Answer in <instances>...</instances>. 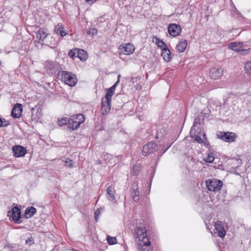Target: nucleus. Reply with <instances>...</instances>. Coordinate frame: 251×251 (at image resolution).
<instances>
[{
	"label": "nucleus",
	"mask_w": 251,
	"mask_h": 251,
	"mask_svg": "<svg viewBox=\"0 0 251 251\" xmlns=\"http://www.w3.org/2000/svg\"><path fill=\"white\" fill-rule=\"evenodd\" d=\"M58 75L62 81L70 86H75L77 82L76 75L72 72L65 71H59Z\"/></svg>",
	"instance_id": "1"
},
{
	"label": "nucleus",
	"mask_w": 251,
	"mask_h": 251,
	"mask_svg": "<svg viewBox=\"0 0 251 251\" xmlns=\"http://www.w3.org/2000/svg\"><path fill=\"white\" fill-rule=\"evenodd\" d=\"M44 68L47 74L52 75L59 69L60 65L56 61L47 60L44 63Z\"/></svg>",
	"instance_id": "2"
},
{
	"label": "nucleus",
	"mask_w": 251,
	"mask_h": 251,
	"mask_svg": "<svg viewBox=\"0 0 251 251\" xmlns=\"http://www.w3.org/2000/svg\"><path fill=\"white\" fill-rule=\"evenodd\" d=\"M206 185L207 189L210 191H219L222 187L223 182L215 179H208L206 181Z\"/></svg>",
	"instance_id": "3"
},
{
	"label": "nucleus",
	"mask_w": 251,
	"mask_h": 251,
	"mask_svg": "<svg viewBox=\"0 0 251 251\" xmlns=\"http://www.w3.org/2000/svg\"><path fill=\"white\" fill-rule=\"evenodd\" d=\"M217 136L219 139L226 142H233L237 138V135L231 132H219Z\"/></svg>",
	"instance_id": "4"
},
{
	"label": "nucleus",
	"mask_w": 251,
	"mask_h": 251,
	"mask_svg": "<svg viewBox=\"0 0 251 251\" xmlns=\"http://www.w3.org/2000/svg\"><path fill=\"white\" fill-rule=\"evenodd\" d=\"M136 235V239L139 241L150 240L148 237L146 228L143 226H137L135 231Z\"/></svg>",
	"instance_id": "5"
},
{
	"label": "nucleus",
	"mask_w": 251,
	"mask_h": 251,
	"mask_svg": "<svg viewBox=\"0 0 251 251\" xmlns=\"http://www.w3.org/2000/svg\"><path fill=\"white\" fill-rule=\"evenodd\" d=\"M157 147L156 143L151 142L145 145L143 148L142 153L143 155L147 156L148 155L154 152Z\"/></svg>",
	"instance_id": "6"
},
{
	"label": "nucleus",
	"mask_w": 251,
	"mask_h": 251,
	"mask_svg": "<svg viewBox=\"0 0 251 251\" xmlns=\"http://www.w3.org/2000/svg\"><path fill=\"white\" fill-rule=\"evenodd\" d=\"M168 31L170 35L176 37L179 35L181 31L180 25L176 24H171L168 25Z\"/></svg>",
	"instance_id": "7"
},
{
	"label": "nucleus",
	"mask_w": 251,
	"mask_h": 251,
	"mask_svg": "<svg viewBox=\"0 0 251 251\" xmlns=\"http://www.w3.org/2000/svg\"><path fill=\"white\" fill-rule=\"evenodd\" d=\"M223 70L220 67H213L210 70L209 76L214 80L218 79L223 75Z\"/></svg>",
	"instance_id": "8"
},
{
	"label": "nucleus",
	"mask_w": 251,
	"mask_h": 251,
	"mask_svg": "<svg viewBox=\"0 0 251 251\" xmlns=\"http://www.w3.org/2000/svg\"><path fill=\"white\" fill-rule=\"evenodd\" d=\"M119 50L121 53L125 55H129L134 51V47L130 43L124 44L119 47Z\"/></svg>",
	"instance_id": "9"
},
{
	"label": "nucleus",
	"mask_w": 251,
	"mask_h": 251,
	"mask_svg": "<svg viewBox=\"0 0 251 251\" xmlns=\"http://www.w3.org/2000/svg\"><path fill=\"white\" fill-rule=\"evenodd\" d=\"M229 48L237 52H240L241 54L244 55L248 52V50H244L243 49V45L240 42H232L229 44Z\"/></svg>",
	"instance_id": "10"
},
{
	"label": "nucleus",
	"mask_w": 251,
	"mask_h": 251,
	"mask_svg": "<svg viewBox=\"0 0 251 251\" xmlns=\"http://www.w3.org/2000/svg\"><path fill=\"white\" fill-rule=\"evenodd\" d=\"M23 111V106L21 104L16 103L14 107L13 108L11 116L14 119L19 118L22 113Z\"/></svg>",
	"instance_id": "11"
},
{
	"label": "nucleus",
	"mask_w": 251,
	"mask_h": 251,
	"mask_svg": "<svg viewBox=\"0 0 251 251\" xmlns=\"http://www.w3.org/2000/svg\"><path fill=\"white\" fill-rule=\"evenodd\" d=\"M12 151L14 155L16 157L23 156L27 152L26 149L21 146H13Z\"/></svg>",
	"instance_id": "12"
},
{
	"label": "nucleus",
	"mask_w": 251,
	"mask_h": 251,
	"mask_svg": "<svg viewBox=\"0 0 251 251\" xmlns=\"http://www.w3.org/2000/svg\"><path fill=\"white\" fill-rule=\"evenodd\" d=\"M214 226L215 229L218 233V235L221 238L224 237L226 234V232L225 230L223 223L220 221H218L215 222Z\"/></svg>",
	"instance_id": "13"
},
{
	"label": "nucleus",
	"mask_w": 251,
	"mask_h": 251,
	"mask_svg": "<svg viewBox=\"0 0 251 251\" xmlns=\"http://www.w3.org/2000/svg\"><path fill=\"white\" fill-rule=\"evenodd\" d=\"M132 190L131 191V195L133 201L138 202L141 198V194L139 191L138 184L134 183L132 185Z\"/></svg>",
	"instance_id": "14"
},
{
	"label": "nucleus",
	"mask_w": 251,
	"mask_h": 251,
	"mask_svg": "<svg viewBox=\"0 0 251 251\" xmlns=\"http://www.w3.org/2000/svg\"><path fill=\"white\" fill-rule=\"evenodd\" d=\"M150 240L139 241L137 248L139 251H150Z\"/></svg>",
	"instance_id": "15"
},
{
	"label": "nucleus",
	"mask_w": 251,
	"mask_h": 251,
	"mask_svg": "<svg viewBox=\"0 0 251 251\" xmlns=\"http://www.w3.org/2000/svg\"><path fill=\"white\" fill-rule=\"evenodd\" d=\"M21 210L17 206H14L12 208V218L13 221L16 223H19L18 221L21 218Z\"/></svg>",
	"instance_id": "16"
},
{
	"label": "nucleus",
	"mask_w": 251,
	"mask_h": 251,
	"mask_svg": "<svg viewBox=\"0 0 251 251\" xmlns=\"http://www.w3.org/2000/svg\"><path fill=\"white\" fill-rule=\"evenodd\" d=\"M107 192V198L108 200L111 201L116 202V197L115 196V191L114 190V188L112 185H110L108 187L106 190Z\"/></svg>",
	"instance_id": "17"
},
{
	"label": "nucleus",
	"mask_w": 251,
	"mask_h": 251,
	"mask_svg": "<svg viewBox=\"0 0 251 251\" xmlns=\"http://www.w3.org/2000/svg\"><path fill=\"white\" fill-rule=\"evenodd\" d=\"M48 31L46 28H39L36 32V37L40 41H43L48 35Z\"/></svg>",
	"instance_id": "18"
},
{
	"label": "nucleus",
	"mask_w": 251,
	"mask_h": 251,
	"mask_svg": "<svg viewBox=\"0 0 251 251\" xmlns=\"http://www.w3.org/2000/svg\"><path fill=\"white\" fill-rule=\"evenodd\" d=\"M187 46V41L185 39L179 40V43L176 45V49L179 52H183L185 50Z\"/></svg>",
	"instance_id": "19"
},
{
	"label": "nucleus",
	"mask_w": 251,
	"mask_h": 251,
	"mask_svg": "<svg viewBox=\"0 0 251 251\" xmlns=\"http://www.w3.org/2000/svg\"><path fill=\"white\" fill-rule=\"evenodd\" d=\"M79 123H77V121L75 120L74 118L69 119L68 128L71 130H74L77 129L79 127Z\"/></svg>",
	"instance_id": "20"
},
{
	"label": "nucleus",
	"mask_w": 251,
	"mask_h": 251,
	"mask_svg": "<svg viewBox=\"0 0 251 251\" xmlns=\"http://www.w3.org/2000/svg\"><path fill=\"white\" fill-rule=\"evenodd\" d=\"M64 27L62 25L58 24L55 26L54 29V31L56 34L60 35L61 37H64L67 34L66 32L64 31Z\"/></svg>",
	"instance_id": "21"
},
{
	"label": "nucleus",
	"mask_w": 251,
	"mask_h": 251,
	"mask_svg": "<svg viewBox=\"0 0 251 251\" xmlns=\"http://www.w3.org/2000/svg\"><path fill=\"white\" fill-rule=\"evenodd\" d=\"M161 55L166 62H169L171 59V51L168 48L162 50Z\"/></svg>",
	"instance_id": "22"
},
{
	"label": "nucleus",
	"mask_w": 251,
	"mask_h": 251,
	"mask_svg": "<svg viewBox=\"0 0 251 251\" xmlns=\"http://www.w3.org/2000/svg\"><path fill=\"white\" fill-rule=\"evenodd\" d=\"M36 209L32 206L28 207L25 211V216L26 218H29L33 216L36 212Z\"/></svg>",
	"instance_id": "23"
},
{
	"label": "nucleus",
	"mask_w": 251,
	"mask_h": 251,
	"mask_svg": "<svg viewBox=\"0 0 251 251\" xmlns=\"http://www.w3.org/2000/svg\"><path fill=\"white\" fill-rule=\"evenodd\" d=\"M77 57L82 61H85L88 57L87 52L82 49H78L77 50Z\"/></svg>",
	"instance_id": "24"
},
{
	"label": "nucleus",
	"mask_w": 251,
	"mask_h": 251,
	"mask_svg": "<svg viewBox=\"0 0 251 251\" xmlns=\"http://www.w3.org/2000/svg\"><path fill=\"white\" fill-rule=\"evenodd\" d=\"M206 157L203 158V161L206 162L211 163L213 162L215 158L213 153L210 151H208L206 153Z\"/></svg>",
	"instance_id": "25"
},
{
	"label": "nucleus",
	"mask_w": 251,
	"mask_h": 251,
	"mask_svg": "<svg viewBox=\"0 0 251 251\" xmlns=\"http://www.w3.org/2000/svg\"><path fill=\"white\" fill-rule=\"evenodd\" d=\"M141 170V166L138 165H135L132 167V170L131 171V174L133 176H137Z\"/></svg>",
	"instance_id": "26"
},
{
	"label": "nucleus",
	"mask_w": 251,
	"mask_h": 251,
	"mask_svg": "<svg viewBox=\"0 0 251 251\" xmlns=\"http://www.w3.org/2000/svg\"><path fill=\"white\" fill-rule=\"evenodd\" d=\"M111 105H101V113L102 115H104L108 113L110 110Z\"/></svg>",
	"instance_id": "27"
},
{
	"label": "nucleus",
	"mask_w": 251,
	"mask_h": 251,
	"mask_svg": "<svg viewBox=\"0 0 251 251\" xmlns=\"http://www.w3.org/2000/svg\"><path fill=\"white\" fill-rule=\"evenodd\" d=\"M74 119L77 121V123H79V126L81 124L83 123L84 122L85 118L84 116L82 114H78L74 116Z\"/></svg>",
	"instance_id": "28"
},
{
	"label": "nucleus",
	"mask_w": 251,
	"mask_h": 251,
	"mask_svg": "<svg viewBox=\"0 0 251 251\" xmlns=\"http://www.w3.org/2000/svg\"><path fill=\"white\" fill-rule=\"evenodd\" d=\"M203 120L201 116L200 115H198L194 120L193 123V127L196 126L198 125H201V122Z\"/></svg>",
	"instance_id": "29"
},
{
	"label": "nucleus",
	"mask_w": 251,
	"mask_h": 251,
	"mask_svg": "<svg viewBox=\"0 0 251 251\" xmlns=\"http://www.w3.org/2000/svg\"><path fill=\"white\" fill-rule=\"evenodd\" d=\"M244 71L248 74H251V61H248L245 63Z\"/></svg>",
	"instance_id": "30"
},
{
	"label": "nucleus",
	"mask_w": 251,
	"mask_h": 251,
	"mask_svg": "<svg viewBox=\"0 0 251 251\" xmlns=\"http://www.w3.org/2000/svg\"><path fill=\"white\" fill-rule=\"evenodd\" d=\"M156 43L158 47H160L162 50H164L165 49H167V46L165 44V43L162 40H160V39L158 38H156Z\"/></svg>",
	"instance_id": "31"
},
{
	"label": "nucleus",
	"mask_w": 251,
	"mask_h": 251,
	"mask_svg": "<svg viewBox=\"0 0 251 251\" xmlns=\"http://www.w3.org/2000/svg\"><path fill=\"white\" fill-rule=\"evenodd\" d=\"M69 119L68 118H63L58 120V124L59 126H62L65 125H68Z\"/></svg>",
	"instance_id": "32"
},
{
	"label": "nucleus",
	"mask_w": 251,
	"mask_h": 251,
	"mask_svg": "<svg viewBox=\"0 0 251 251\" xmlns=\"http://www.w3.org/2000/svg\"><path fill=\"white\" fill-rule=\"evenodd\" d=\"M106 240L109 245H112L117 243L116 238L115 237H111L109 235H107Z\"/></svg>",
	"instance_id": "33"
},
{
	"label": "nucleus",
	"mask_w": 251,
	"mask_h": 251,
	"mask_svg": "<svg viewBox=\"0 0 251 251\" xmlns=\"http://www.w3.org/2000/svg\"><path fill=\"white\" fill-rule=\"evenodd\" d=\"M78 50V49H75L71 50L69 52V56L72 59H74L75 58L77 57Z\"/></svg>",
	"instance_id": "34"
},
{
	"label": "nucleus",
	"mask_w": 251,
	"mask_h": 251,
	"mask_svg": "<svg viewBox=\"0 0 251 251\" xmlns=\"http://www.w3.org/2000/svg\"><path fill=\"white\" fill-rule=\"evenodd\" d=\"M65 163V164L64 165V166H66L67 167L73 168L74 166V162L72 160L69 158H66Z\"/></svg>",
	"instance_id": "35"
},
{
	"label": "nucleus",
	"mask_w": 251,
	"mask_h": 251,
	"mask_svg": "<svg viewBox=\"0 0 251 251\" xmlns=\"http://www.w3.org/2000/svg\"><path fill=\"white\" fill-rule=\"evenodd\" d=\"M97 33V29L94 28H90L89 29H87V30L86 31V34L88 35H91L92 36L96 35Z\"/></svg>",
	"instance_id": "36"
},
{
	"label": "nucleus",
	"mask_w": 251,
	"mask_h": 251,
	"mask_svg": "<svg viewBox=\"0 0 251 251\" xmlns=\"http://www.w3.org/2000/svg\"><path fill=\"white\" fill-rule=\"evenodd\" d=\"M115 93L112 92V91L107 89L106 90V94L105 96V99L106 100H111L112 97L114 95Z\"/></svg>",
	"instance_id": "37"
},
{
	"label": "nucleus",
	"mask_w": 251,
	"mask_h": 251,
	"mask_svg": "<svg viewBox=\"0 0 251 251\" xmlns=\"http://www.w3.org/2000/svg\"><path fill=\"white\" fill-rule=\"evenodd\" d=\"M104 207L98 208L96 210L95 212V219L96 222L98 221L99 219V216L100 214L101 211L104 210Z\"/></svg>",
	"instance_id": "38"
},
{
	"label": "nucleus",
	"mask_w": 251,
	"mask_h": 251,
	"mask_svg": "<svg viewBox=\"0 0 251 251\" xmlns=\"http://www.w3.org/2000/svg\"><path fill=\"white\" fill-rule=\"evenodd\" d=\"M165 132L164 129H160L157 131L156 138L157 139H162L163 137V132Z\"/></svg>",
	"instance_id": "39"
},
{
	"label": "nucleus",
	"mask_w": 251,
	"mask_h": 251,
	"mask_svg": "<svg viewBox=\"0 0 251 251\" xmlns=\"http://www.w3.org/2000/svg\"><path fill=\"white\" fill-rule=\"evenodd\" d=\"M111 100H110L105 99V98H103L101 100V105H111Z\"/></svg>",
	"instance_id": "40"
},
{
	"label": "nucleus",
	"mask_w": 251,
	"mask_h": 251,
	"mask_svg": "<svg viewBox=\"0 0 251 251\" xmlns=\"http://www.w3.org/2000/svg\"><path fill=\"white\" fill-rule=\"evenodd\" d=\"M9 125V122L6 121H2V120L0 118V127H5L8 126Z\"/></svg>",
	"instance_id": "41"
},
{
	"label": "nucleus",
	"mask_w": 251,
	"mask_h": 251,
	"mask_svg": "<svg viewBox=\"0 0 251 251\" xmlns=\"http://www.w3.org/2000/svg\"><path fill=\"white\" fill-rule=\"evenodd\" d=\"M194 137L195 141L199 143H202V140H201V138L199 135H195L194 136Z\"/></svg>",
	"instance_id": "42"
},
{
	"label": "nucleus",
	"mask_w": 251,
	"mask_h": 251,
	"mask_svg": "<svg viewBox=\"0 0 251 251\" xmlns=\"http://www.w3.org/2000/svg\"><path fill=\"white\" fill-rule=\"evenodd\" d=\"M109 90L112 91V92H113L114 93H115V89H116V86H115V85H113L112 87H111L110 88H108Z\"/></svg>",
	"instance_id": "43"
},
{
	"label": "nucleus",
	"mask_w": 251,
	"mask_h": 251,
	"mask_svg": "<svg viewBox=\"0 0 251 251\" xmlns=\"http://www.w3.org/2000/svg\"><path fill=\"white\" fill-rule=\"evenodd\" d=\"M32 239V237L30 238H27L26 240H25V243L27 244L29 242L31 241V239Z\"/></svg>",
	"instance_id": "44"
},
{
	"label": "nucleus",
	"mask_w": 251,
	"mask_h": 251,
	"mask_svg": "<svg viewBox=\"0 0 251 251\" xmlns=\"http://www.w3.org/2000/svg\"><path fill=\"white\" fill-rule=\"evenodd\" d=\"M87 2H89V3H92L96 1L97 0H85Z\"/></svg>",
	"instance_id": "45"
},
{
	"label": "nucleus",
	"mask_w": 251,
	"mask_h": 251,
	"mask_svg": "<svg viewBox=\"0 0 251 251\" xmlns=\"http://www.w3.org/2000/svg\"><path fill=\"white\" fill-rule=\"evenodd\" d=\"M207 142L208 141L206 138L204 139L202 141V143H203L205 145H206Z\"/></svg>",
	"instance_id": "46"
},
{
	"label": "nucleus",
	"mask_w": 251,
	"mask_h": 251,
	"mask_svg": "<svg viewBox=\"0 0 251 251\" xmlns=\"http://www.w3.org/2000/svg\"><path fill=\"white\" fill-rule=\"evenodd\" d=\"M119 80H118L114 85H115V86L116 87V86L118 85V84L119 83Z\"/></svg>",
	"instance_id": "47"
},
{
	"label": "nucleus",
	"mask_w": 251,
	"mask_h": 251,
	"mask_svg": "<svg viewBox=\"0 0 251 251\" xmlns=\"http://www.w3.org/2000/svg\"><path fill=\"white\" fill-rule=\"evenodd\" d=\"M168 148H167L166 149H165L162 152V154H163L167 150H168Z\"/></svg>",
	"instance_id": "48"
},
{
	"label": "nucleus",
	"mask_w": 251,
	"mask_h": 251,
	"mask_svg": "<svg viewBox=\"0 0 251 251\" xmlns=\"http://www.w3.org/2000/svg\"><path fill=\"white\" fill-rule=\"evenodd\" d=\"M203 137H204V139H205V138H205V136H206V135H205V133H204V134H203Z\"/></svg>",
	"instance_id": "49"
}]
</instances>
